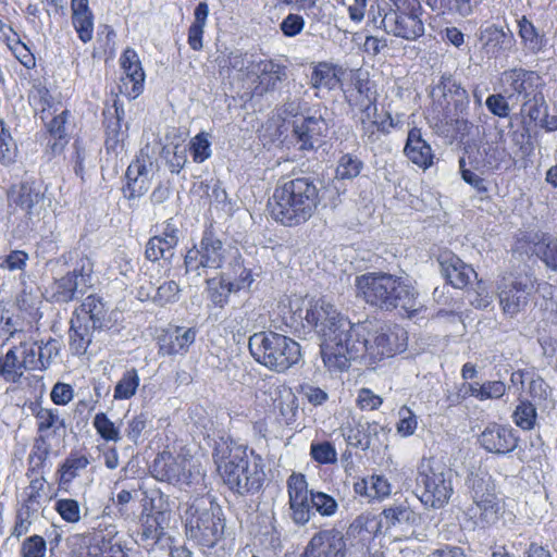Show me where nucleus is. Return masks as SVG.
Returning a JSON list of instances; mask_svg holds the SVG:
<instances>
[{
	"label": "nucleus",
	"instance_id": "14",
	"mask_svg": "<svg viewBox=\"0 0 557 557\" xmlns=\"http://www.w3.org/2000/svg\"><path fill=\"white\" fill-rule=\"evenodd\" d=\"M435 89L441 91L437 102L443 111L442 122L451 124L455 121L456 124H461L467 129L471 128L472 124L467 119H458L468 114L470 104L469 94L461 83L453 74L444 73Z\"/></svg>",
	"mask_w": 557,
	"mask_h": 557
},
{
	"label": "nucleus",
	"instance_id": "55",
	"mask_svg": "<svg viewBox=\"0 0 557 557\" xmlns=\"http://www.w3.org/2000/svg\"><path fill=\"white\" fill-rule=\"evenodd\" d=\"M543 109H545V99L542 92L524 99L520 113L525 123L535 124L537 121H542Z\"/></svg>",
	"mask_w": 557,
	"mask_h": 557
},
{
	"label": "nucleus",
	"instance_id": "2",
	"mask_svg": "<svg viewBox=\"0 0 557 557\" xmlns=\"http://www.w3.org/2000/svg\"><path fill=\"white\" fill-rule=\"evenodd\" d=\"M343 339L341 360L334 361L330 372H344L349 369L351 359L360 358L368 366L392 358L406 350L407 331L396 324L376 318L351 322V329Z\"/></svg>",
	"mask_w": 557,
	"mask_h": 557
},
{
	"label": "nucleus",
	"instance_id": "4",
	"mask_svg": "<svg viewBox=\"0 0 557 557\" xmlns=\"http://www.w3.org/2000/svg\"><path fill=\"white\" fill-rule=\"evenodd\" d=\"M322 197L314 180L297 176L278 183L267 201L269 218L277 225L295 228L319 211Z\"/></svg>",
	"mask_w": 557,
	"mask_h": 557
},
{
	"label": "nucleus",
	"instance_id": "21",
	"mask_svg": "<svg viewBox=\"0 0 557 557\" xmlns=\"http://www.w3.org/2000/svg\"><path fill=\"white\" fill-rule=\"evenodd\" d=\"M146 243L145 257L151 262L170 260L180 242V230L173 218L165 220L161 225H156L157 231Z\"/></svg>",
	"mask_w": 557,
	"mask_h": 557
},
{
	"label": "nucleus",
	"instance_id": "62",
	"mask_svg": "<svg viewBox=\"0 0 557 557\" xmlns=\"http://www.w3.org/2000/svg\"><path fill=\"white\" fill-rule=\"evenodd\" d=\"M399 421L396 424L397 433L404 437L412 435L418 428V419L414 412L408 406H401L399 411Z\"/></svg>",
	"mask_w": 557,
	"mask_h": 557
},
{
	"label": "nucleus",
	"instance_id": "16",
	"mask_svg": "<svg viewBox=\"0 0 557 557\" xmlns=\"http://www.w3.org/2000/svg\"><path fill=\"white\" fill-rule=\"evenodd\" d=\"M227 260V251L212 232H205L199 245L187 249L184 256L186 273L201 275L208 269H221Z\"/></svg>",
	"mask_w": 557,
	"mask_h": 557
},
{
	"label": "nucleus",
	"instance_id": "32",
	"mask_svg": "<svg viewBox=\"0 0 557 557\" xmlns=\"http://www.w3.org/2000/svg\"><path fill=\"white\" fill-rule=\"evenodd\" d=\"M71 117V111L64 109L45 123V128L50 136L47 149L50 158L63 154L69 145L70 134L67 132V124Z\"/></svg>",
	"mask_w": 557,
	"mask_h": 557
},
{
	"label": "nucleus",
	"instance_id": "5",
	"mask_svg": "<svg viewBox=\"0 0 557 557\" xmlns=\"http://www.w3.org/2000/svg\"><path fill=\"white\" fill-rule=\"evenodd\" d=\"M343 94L351 111L360 113L361 136L368 143H376L382 135L387 136L396 128L397 123L391 112L377 113V92L367 75L352 74Z\"/></svg>",
	"mask_w": 557,
	"mask_h": 557
},
{
	"label": "nucleus",
	"instance_id": "7",
	"mask_svg": "<svg viewBox=\"0 0 557 557\" xmlns=\"http://www.w3.org/2000/svg\"><path fill=\"white\" fill-rule=\"evenodd\" d=\"M467 487L471 499L465 510L467 520L481 529L495 525L504 516L506 506L496 481L486 471L471 472L467 478Z\"/></svg>",
	"mask_w": 557,
	"mask_h": 557
},
{
	"label": "nucleus",
	"instance_id": "51",
	"mask_svg": "<svg viewBox=\"0 0 557 557\" xmlns=\"http://www.w3.org/2000/svg\"><path fill=\"white\" fill-rule=\"evenodd\" d=\"M518 33L523 44L532 51H540L544 46V38L531 21L522 16L518 21Z\"/></svg>",
	"mask_w": 557,
	"mask_h": 557
},
{
	"label": "nucleus",
	"instance_id": "61",
	"mask_svg": "<svg viewBox=\"0 0 557 557\" xmlns=\"http://www.w3.org/2000/svg\"><path fill=\"white\" fill-rule=\"evenodd\" d=\"M46 553L47 543L41 535L28 536L21 544V557H45Z\"/></svg>",
	"mask_w": 557,
	"mask_h": 557
},
{
	"label": "nucleus",
	"instance_id": "31",
	"mask_svg": "<svg viewBox=\"0 0 557 557\" xmlns=\"http://www.w3.org/2000/svg\"><path fill=\"white\" fill-rule=\"evenodd\" d=\"M323 120L314 116L296 117L293 121L290 140L293 145L302 151L314 148V144L322 136Z\"/></svg>",
	"mask_w": 557,
	"mask_h": 557
},
{
	"label": "nucleus",
	"instance_id": "42",
	"mask_svg": "<svg viewBox=\"0 0 557 557\" xmlns=\"http://www.w3.org/2000/svg\"><path fill=\"white\" fill-rule=\"evenodd\" d=\"M28 102L34 112L45 121L54 107V98L46 85L38 82L33 84L28 91Z\"/></svg>",
	"mask_w": 557,
	"mask_h": 557
},
{
	"label": "nucleus",
	"instance_id": "20",
	"mask_svg": "<svg viewBox=\"0 0 557 557\" xmlns=\"http://www.w3.org/2000/svg\"><path fill=\"white\" fill-rule=\"evenodd\" d=\"M478 442L487 453L505 456L518 447L520 437L512 426L492 422L481 432Z\"/></svg>",
	"mask_w": 557,
	"mask_h": 557
},
{
	"label": "nucleus",
	"instance_id": "45",
	"mask_svg": "<svg viewBox=\"0 0 557 557\" xmlns=\"http://www.w3.org/2000/svg\"><path fill=\"white\" fill-rule=\"evenodd\" d=\"M482 0H434L435 8L449 16L467 17L473 14Z\"/></svg>",
	"mask_w": 557,
	"mask_h": 557
},
{
	"label": "nucleus",
	"instance_id": "28",
	"mask_svg": "<svg viewBox=\"0 0 557 557\" xmlns=\"http://www.w3.org/2000/svg\"><path fill=\"white\" fill-rule=\"evenodd\" d=\"M521 248H528L547 269L557 272V237L548 233L524 235L519 239Z\"/></svg>",
	"mask_w": 557,
	"mask_h": 557
},
{
	"label": "nucleus",
	"instance_id": "6",
	"mask_svg": "<svg viewBox=\"0 0 557 557\" xmlns=\"http://www.w3.org/2000/svg\"><path fill=\"white\" fill-rule=\"evenodd\" d=\"M215 463L223 483L234 494L253 495L265 482V465L262 457L247 446L228 448L226 454L215 459Z\"/></svg>",
	"mask_w": 557,
	"mask_h": 557
},
{
	"label": "nucleus",
	"instance_id": "17",
	"mask_svg": "<svg viewBox=\"0 0 557 557\" xmlns=\"http://www.w3.org/2000/svg\"><path fill=\"white\" fill-rule=\"evenodd\" d=\"M102 117L107 153L119 154L124 150L129 129L128 123L124 121L125 110L119 96L113 99L112 104L103 108Z\"/></svg>",
	"mask_w": 557,
	"mask_h": 557
},
{
	"label": "nucleus",
	"instance_id": "22",
	"mask_svg": "<svg viewBox=\"0 0 557 557\" xmlns=\"http://www.w3.org/2000/svg\"><path fill=\"white\" fill-rule=\"evenodd\" d=\"M502 81L507 86L506 92L509 98L524 100L543 92V78L535 71L523 67L506 70L502 74Z\"/></svg>",
	"mask_w": 557,
	"mask_h": 557
},
{
	"label": "nucleus",
	"instance_id": "26",
	"mask_svg": "<svg viewBox=\"0 0 557 557\" xmlns=\"http://www.w3.org/2000/svg\"><path fill=\"white\" fill-rule=\"evenodd\" d=\"M151 161L147 154L140 153L129 163L125 172L123 196L133 200L145 195L150 188L149 166Z\"/></svg>",
	"mask_w": 557,
	"mask_h": 557
},
{
	"label": "nucleus",
	"instance_id": "52",
	"mask_svg": "<svg viewBox=\"0 0 557 557\" xmlns=\"http://www.w3.org/2000/svg\"><path fill=\"white\" fill-rule=\"evenodd\" d=\"M537 412L535 406L529 401H521L512 413L513 422L521 430L530 431L534 429L536 423Z\"/></svg>",
	"mask_w": 557,
	"mask_h": 557
},
{
	"label": "nucleus",
	"instance_id": "1",
	"mask_svg": "<svg viewBox=\"0 0 557 557\" xmlns=\"http://www.w3.org/2000/svg\"><path fill=\"white\" fill-rule=\"evenodd\" d=\"M288 300L283 305V323L293 333H315L320 339V354L324 367L331 371L334 361L341 360L342 342L351 329L350 319L324 298L307 302Z\"/></svg>",
	"mask_w": 557,
	"mask_h": 557
},
{
	"label": "nucleus",
	"instance_id": "19",
	"mask_svg": "<svg viewBox=\"0 0 557 557\" xmlns=\"http://www.w3.org/2000/svg\"><path fill=\"white\" fill-rule=\"evenodd\" d=\"M436 260L443 278L454 288L465 289L474 283L478 273L471 264L466 263L450 249L440 250Z\"/></svg>",
	"mask_w": 557,
	"mask_h": 557
},
{
	"label": "nucleus",
	"instance_id": "35",
	"mask_svg": "<svg viewBox=\"0 0 557 557\" xmlns=\"http://www.w3.org/2000/svg\"><path fill=\"white\" fill-rule=\"evenodd\" d=\"M219 73L221 75H230L236 71L242 73L243 77L251 78L253 76V66L256 60L252 54L244 52L242 50H234L225 53L216 59Z\"/></svg>",
	"mask_w": 557,
	"mask_h": 557
},
{
	"label": "nucleus",
	"instance_id": "3",
	"mask_svg": "<svg viewBox=\"0 0 557 557\" xmlns=\"http://www.w3.org/2000/svg\"><path fill=\"white\" fill-rule=\"evenodd\" d=\"M356 295L371 307L382 311H397L412 319L426 310L419 300V292L403 277L386 272H367L356 276Z\"/></svg>",
	"mask_w": 557,
	"mask_h": 557
},
{
	"label": "nucleus",
	"instance_id": "8",
	"mask_svg": "<svg viewBox=\"0 0 557 557\" xmlns=\"http://www.w3.org/2000/svg\"><path fill=\"white\" fill-rule=\"evenodd\" d=\"M248 348L252 358L276 373H284L296 364L300 345L293 338L273 331H262L249 337Z\"/></svg>",
	"mask_w": 557,
	"mask_h": 557
},
{
	"label": "nucleus",
	"instance_id": "34",
	"mask_svg": "<svg viewBox=\"0 0 557 557\" xmlns=\"http://www.w3.org/2000/svg\"><path fill=\"white\" fill-rule=\"evenodd\" d=\"M345 71L342 66L327 61L318 62L313 65L310 75V87L312 89H326L329 91L342 86Z\"/></svg>",
	"mask_w": 557,
	"mask_h": 557
},
{
	"label": "nucleus",
	"instance_id": "12",
	"mask_svg": "<svg viewBox=\"0 0 557 557\" xmlns=\"http://www.w3.org/2000/svg\"><path fill=\"white\" fill-rule=\"evenodd\" d=\"M381 21L384 32L407 41H416L425 33V10L421 0H388Z\"/></svg>",
	"mask_w": 557,
	"mask_h": 557
},
{
	"label": "nucleus",
	"instance_id": "46",
	"mask_svg": "<svg viewBox=\"0 0 557 557\" xmlns=\"http://www.w3.org/2000/svg\"><path fill=\"white\" fill-rule=\"evenodd\" d=\"M364 168L363 161L356 154L344 153L339 157L335 169V177L339 181H352Z\"/></svg>",
	"mask_w": 557,
	"mask_h": 557
},
{
	"label": "nucleus",
	"instance_id": "47",
	"mask_svg": "<svg viewBox=\"0 0 557 557\" xmlns=\"http://www.w3.org/2000/svg\"><path fill=\"white\" fill-rule=\"evenodd\" d=\"M511 156L505 147L491 145L485 149L483 165L488 172L507 170L511 165Z\"/></svg>",
	"mask_w": 557,
	"mask_h": 557
},
{
	"label": "nucleus",
	"instance_id": "49",
	"mask_svg": "<svg viewBox=\"0 0 557 557\" xmlns=\"http://www.w3.org/2000/svg\"><path fill=\"white\" fill-rule=\"evenodd\" d=\"M18 148L11 132L3 120L0 119V163L10 165L15 162Z\"/></svg>",
	"mask_w": 557,
	"mask_h": 557
},
{
	"label": "nucleus",
	"instance_id": "13",
	"mask_svg": "<svg viewBox=\"0 0 557 557\" xmlns=\"http://www.w3.org/2000/svg\"><path fill=\"white\" fill-rule=\"evenodd\" d=\"M94 261L85 253L76 260L73 270L67 271L59 278H54L49 286L50 297L54 302H71L76 294H85L94 286Z\"/></svg>",
	"mask_w": 557,
	"mask_h": 557
},
{
	"label": "nucleus",
	"instance_id": "40",
	"mask_svg": "<svg viewBox=\"0 0 557 557\" xmlns=\"http://www.w3.org/2000/svg\"><path fill=\"white\" fill-rule=\"evenodd\" d=\"M50 454L51 445L48 436H36L27 458V478L30 479L33 475L40 474L44 471Z\"/></svg>",
	"mask_w": 557,
	"mask_h": 557
},
{
	"label": "nucleus",
	"instance_id": "27",
	"mask_svg": "<svg viewBox=\"0 0 557 557\" xmlns=\"http://www.w3.org/2000/svg\"><path fill=\"white\" fill-rule=\"evenodd\" d=\"M74 320L86 323L96 331H101L110 323L109 311L101 296L90 294L73 311Z\"/></svg>",
	"mask_w": 557,
	"mask_h": 557
},
{
	"label": "nucleus",
	"instance_id": "30",
	"mask_svg": "<svg viewBox=\"0 0 557 557\" xmlns=\"http://www.w3.org/2000/svg\"><path fill=\"white\" fill-rule=\"evenodd\" d=\"M253 76L256 85L252 94L262 97L276 88L285 76V66L271 59H260L255 63Z\"/></svg>",
	"mask_w": 557,
	"mask_h": 557
},
{
	"label": "nucleus",
	"instance_id": "41",
	"mask_svg": "<svg viewBox=\"0 0 557 557\" xmlns=\"http://www.w3.org/2000/svg\"><path fill=\"white\" fill-rule=\"evenodd\" d=\"M383 528L384 523L381 516L367 511L359 515L351 522L349 529L355 535L360 536L361 540L370 541L377 536Z\"/></svg>",
	"mask_w": 557,
	"mask_h": 557
},
{
	"label": "nucleus",
	"instance_id": "33",
	"mask_svg": "<svg viewBox=\"0 0 557 557\" xmlns=\"http://www.w3.org/2000/svg\"><path fill=\"white\" fill-rule=\"evenodd\" d=\"M151 473L159 481L180 482L185 473V461L169 451H162L154 458Z\"/></svg>",
	"mask_w": 557,
	"mask_h": 557
},
{
	"label": "nucleus",
	"instance_id": "58",
	"mask_svg": "<svg viewBox=\"0 0 557 557\" xmlns=\"http://www.w3.org/2000/svg\"><path fill=\"white\" fill-rule=\"evenodd\" d=\"M232 271L235 275V280L234 282H231V284L235 292L248 289L251 286L253 282L252 271L244 267V262L239 253L234 258Z\"/></svg>",
	"mask_w": 557,
	"mask_h": 557
},
{
	"label": "nucleus",
	"instance_id": "36",
	"mask_svg": "<svg viewBox=\"0 0 557 557\" xmlns=\"http://www.w3.org/2000/svg\"><path fill=\"white\" fill-rule=\"evenodd\" d=\"M71 10V22L77 37L84 44L89 42L94 36V14L89 9L88 0H72Z\"/></svg>",
	"mask_w": 557,
	"mask_h": 557
},
{
	"label": "nucleus",
	"instance_id": "57",
	"mask_svg": "<svg viewBox=\"0 0 557 557\" xmlns=\"http://www.w3.org/2000/svg\"><path fill=\"white\" fill-rule=\"evenodd\" d=\"M141 540L145 542L157 543L162 534L159 513H147L141 516Z\"/></svg>",
	"mask_w": 557,
	"mask_h": 557
},
{
	"label": "nucleus",
	"instance_id": "24",
	"mask_svg": "<svg viewBox=\"0 0 557 557\" xmlns=\"http://www.w3.org/2000/svg\"><path fill=\"white\" fill-rule=\"evenodd\" d=\"M347 545L342 531L323 529L313 534L305 547L302 557H346Z\"/></svg>",
	"mask_w": 557,
	"mask_h": 557
},
{
	"label": "nucleus",
	"instance_id": "39",
	"mask_svg": "<svg viewBox=\"0 0 557 557\" xmlns=\"http://www.w3.org/2000/svg\"><path fill=\"white\" fill-rule=\"evenodd\" d=\"M92 330L86 323L71 319L69 329V349L72 355L84 356L92 342Z\"/></svg>",
	"mask_w": 557,
	"mask_h": 557
},
{
	"label": "nucleus",
	"instance_id": "29",
	"mask_svg": "<svg viewBox=\"0 0 557 557\" xmlns=\"http://www.w3.org/2000/svg\"><path fill=\"white\" fill-rule=\"evenodd\" d=\"M404 154L411 163L422 170L430 169L435 160V153L431 145L424 139L422 129L418 126L408 131Z\"/></svg>",
	"mask_w": 557,
	"mask_h": 557
},
{
	"label": "nucleus",
	"instance_id": "63",
	"mask_svg": "<svg viewBox=\"0 0 557 557\" xmlns=\"http://www.w3.org/2000/svg\"><path fill=\"white\" fill-rule=\"evenodd\" d=\"M148 416L145 412L133 416L127 420L125 434L126 437L135 445L139 443L143 433L146 431L148 425Z\"/></svg>",
	"mask_w": 557,
	"mask_h": 557
},
{
	"label": "nucleus",
	"instance_id": "9",
	"mask_svg": "<svg viewBox=\"0 0 557 557\" xmlns=\"http://www.w3.org/2000/svg\"><path fill=\"white\" fill-rule=\"evenodd\" d=\"M290 518L297 525L307 524L314 509L322 517H332L338 510L336 499L321 491L309 490L304 473L293 472L286 480Z\"/></svg>",
	"mask_w": 557,
	"mask_h": 557
},
{
	"label": "nucleus",
	"instance_id": "64",
	"mask_svg": "<svg viewBox=\"0 0 557 557\" xmlns=\"http://www.w3.org/2000/svg\"><path fill=\"white\" fill-rule=\"evenodd\" d=\"M180 287L175 281H166L161 284L152 298L153 302L158 306H165L173 304L178 299Z\"/></svg>",
	"mask_w": 557,
	"mask_h": 557
},
{
	"label": "nucleus",
	"instance_id": "50",
	"mask_svg": "<svg viewBox=\"0 0 557 557\" xmlns=\"http://www.w3.org/2000/svg\"><path fill=\"white\" fill-rule=\"evenodd\" d=\"M188 150L195 163L208 160L212 154L210 135L207 132L196 134L189 140Z\"/></svg>",
	"mask_w": 557,
	"mask_h": 557
},
{
	"label": "nucleus",
	"instance_id": "54",
	"mask_svg": "<svg viewBox=\"0 0 557 557\" xmlns=\"http://www.w3.org/2000/svg\"><path fill=\"white\" fill-rule=\"evenodd\" d=\"M471 387V396L486 400L492 398H500L506 392V385L502 381H486L482 384H469Z\"/></svg>",
	"mask_w": 557,
	"mask_h": 557
},
{
	"label": "nucleus",
	"instance_id": "59",
	"mask_svg": "<svg viewBox=\"0 0 557 557\" xmlns=\"http://www.w3.org/2000/svg\"><path fill=\"white\" fill-rule=\"evenodd\" d=\"M60 348L61 344L57 338L50 337L47 342H41V345L38 347L37 364L32 369H47L53 359L58 357Z\"/></svg>",
	"mask_w": 557,
	"mask_h": 557
},
{
	"label": "nucleus",
	"instance_id": "48",
	"mask_svg": "<svg viewBox=\"0 0 557 557\" xmlns=\"http://www.w3.org/2000/svg\"><path fill=\"white\" fill-rule=\"evenodd\" d=\"M140 377L135 368L126 370L114 386L113 398L115 400H128L137 392Z\"/></svg>",
	"mask_w": 557,
	"mask_h": 557
},
{
	"label": "nucleus",
	"instance_id": "56",
	"mask_svg": "<svg viewBox=\"0 0 557 557\" xmlns=\"http://www.w3.org/2000/svg\"><path fill=\"white\" fill-rule=\"evenodd\" d=\"M310 457L319 465H332L337 461L335 446L329 441L312 442L310 445Z\"/></svg>",
	"mask_w": 557,
	"mask_h": 557
},
{
	"label": "nucleus",
	"instance_id": "53",
	"mask_svg": "<svg viewBox=\"0 0 557 557\" xmlns=\"http://www.w3.org/2000/svg\"><path fill=\"white\" fill-rule=\"evenodd\" d=\"M92 426L97 434L106 442H119L121 434L119 428L109 419L107 413L98 412L92 420Z\"/></svg>",
	"mask_w": 557,
	"mask_h": 557
},
{
	"label": "nucleus",
	"instance_id": "18",
	"mask_svg": "<svg viewBox=\"0 0 557 557\" xmlns=\"http://www.w3.org/2000/svg\"><path fill=\"white\" fill-rule=\"evenodd\" d=\"M121 76L117 88L120 94L133 100L139 97L145 88L146 74L135 49L127 47L119 59Z\"/></svg>",
	"mask_w": 557,
	"mask_h": 557
},
{
	"label": "nucleus",
	"instance_id": "44",
	"mask_svg": "<svg viewBox=\"0 0 557 557\" xmlns=\"http://www.w3.org/2000/svg\"><path fill=\"white\" fill-rule=\"evenodd\" d=\"M47 481L42 475L30 479L23 493V509L36 512L45 502Z\"/></svg>",
	"mask_w": 557,
	"mask_h": 557
},
{
	"label": "nucleus",
	"instance_id": "60",
	"mask_svg": "<svg viewBox=\"0 0 557 557\" xmlns=\"http://www.w3.org/2000/svg\"><path fill=\"white\" fill-rule=\"evenodd\" d=\"M54 509L60 515L62 520H64L67 523H76L81 519V508L76 499H58L55 502Z\"/></svg>",
	"mask_w": 557,
	"mask_h": 557
},
{
	"label": "nucleus",
	"instance_id": "10",
	"mask_svg": "<svg viewBox=\"0 0 557 557\" xmlns=\"http://www.w3.org/2000/svg\"><path fill=\"white\" fill-rule=\"evenodd\" d=\"M419 499L428 508L442 509L454 495L453 471L444 462L423 458L418 467Z\"/></svg>",
	"mask_w": 557,
	"mask_h": 557
},
{
	"label": "nucleus",
	"instance_id": "15",
	"mask_svg": "<svg viewBox=\"0 0 557 557\" xmlns=\"http://www.w3.org/2000/svg\"><path fill=\"white\" fill-rule=\"evenodd\" d=\"M496 288L502 312L512 318L528 306L533 285L529 275L507 271L499 275Z\"/></svg>",
	"mask_w": 557,
	"mask_h": 557
},
{
	"label": "nucleus",
	"instance_id": "43",
	"mask_svg": "<svg viewBox=\"0 0 557 557\" xmlns=\"http://www.w3.org/2000/svg\"><path fill=\"white\" fill-rule=\"evenodd\" d=\"M207 296L215 308H223L227 305L230 296L234 290L231 282L226 281L223 274L206 281Z\"/></svg>",
	"mask_w": 557,
	"mask_h": 557
},
{
	"label": "nucleus",
	"instance_id": "37",
	"mask_svg": "<svg viewBox=\"0 0 557 557\" xmlns=\"http://www.w3.org/2000/svg\"><path fill=\"white\" fill-rule=\"evenodd\" d=\"M29 408L36 420L37 436L49 437V431L57 434L65 429V421L59 416L57 409L41 407L38 403L32 404Z\"/></svg>",
	"mask_w": 557,
	"mask_h": 557
},
{
	"label": "nucleus",
	"instance_id": "25",
	"mask_svg": "<svg viewBox=\"0 0 557 557\" xmlns=\"http://www.w3.org/2000/svg\"><path fill=\"white\" fill-rule=\"evenodd\" d=\"M196 327H184L180 325H168L160 330L157 335L158 354L160 356L185 355L195 343L197 336Z\"/></svg>",
	"mask_w": 557,
	"mask_h": 557
},
{
	"label": "nucleus",
	"instance_id": "11",
	"mask_svg": "<svg viewBox=\"0 0 557 557\" xmlns=\"http://www.w3.org/2000/svg\"><path fill=\"white\" fill-rule=\"evenodd\" d=\"M185 516L186 535L196 544L212 548L222 539L225 519L220 506L196 500L188 506Z\"/></svg>",
	"mask_w": 557,
	"mask_h": 557
},
{
	"label": "nucleus",
	"instance_id": "23",
	"mask_svg": "<svg viewBox=\"0 0 557 557\" xmlns=\"http://www.w3.org/2000/svg\"><path fill=\"white\" fill-rule=\"evenodd\" d=\"M44 200L45 193L41 190V185L35 180L13 183L7 190L9 208L13 211L20 210L26 216L33 215Z\"/></svg>",
	"mask_w": 557,
	"mask_h": 557
},
{
	"label": "nucleus",
	"instance_id": "38",
	"mask_svg": "<svg viewBox=\"0 0 557 557\" xmlns=\"http://www.w3.org/2000/svg\"><path fill=\"white\" fill-rule=\"evenodd\" d=\"M88 465L89 458L86 453L83 450H72L58 467L57 475L59 484H70Z\"/></svg>",
	"mask_w": 557,
	"mask_h": 557
}]
</instances>
